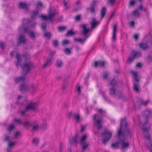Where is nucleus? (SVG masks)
Masks as SVG:
<instances>
[{"instance_id": "51", "label": "nucleus", "mask_w": 152, "mask_h": 152, "mask_svg": "<svg viewBox=\"0 0 152 152\" xmlns=\"http://www.w3.org/2000/svg\"><path fill=\"white\" fill-rule=\"evenodd\" d=\"M64 51L66 54H69L71 53L70 50L68 48H66L65 49Z\"/></svg>"}, {"instance_id": "42", "label": "nucleus", "mask_w": 152, "mask_h": 152, "mask_svg": "<svg viewBox=\"0 0 152 152\" xmlns=\"http://www.w3.org/2000/svg\"><path fill=\"white\" fill-rule=\"evenodd\" d=\"M20 132H18L15 134L14 136V138H17L18 137L20 136Z\"/></svg>"}, {"instance_id": "7", "label": "nucleus", "mask_w": 152, "mask_h": 152, "mask_svg": "<svg viewBox=\"0 0 152 152\" xmlns=\"http://www.w3.org/2000/svg\"><path fill=\"white\" fill-rule=\"evenodd\" d=\"M25 24L23 23V25L19 27V31L20 32L24 31L25 33H27L31 38L32 39H34L35 36L34 33L32 31H30L29 27L27 28L25 27Z\"/></svg>"}, {"instance_id": "11", "label": "nucleus", "mask_w": 152, "mask_h": 152, "mask_svg": "<svg viewBox=\"0 0 152 152\" xmlns=\"http://www.w3.org/2000/svg\"><path fill=\"white\" fill-rule=\"evenodd\" d=\"M141 55V53L139 52L133 51L128 58V61L129 62H132L136 57H139Z\"/></svg>"}, {"instance_id": "15", "label": "nucleus", "mask_w": 152, "mask_h": 152, "mask_svg": "<svg viewBox=\"0 0 152 152\" xmlns=\"http://www.w3.org/2000/svg\"><path fill=\"white\" fill-rule=\"evenodd\" d=\"M73 119L76 123H79L82 120V119L79 113H74L73 116Z\"/></svg>"}, {"instance_id": "45", "label": "nucleus", "mask_w": 152, "mask_h": 152, "mask_svg": "<svg viewBox=\"0 0 152 152\" xmlns=\"http://www.w3.org/2000/svg\"><path fill=\"white\" fill-rule=\"evenodd\" d=\"M147 146L150 150V152H152V144L150 142H149V145H147Z\"/></svg>"}, {"instance_id": "44", "label": "nucleus", "mask_w": 152, "mask_h": 152, "mask_svg": "<svg viewBox=\"0 0 152 152\" xmlns=\"http://www.w3.org/2000/svg\"><path fill=\"white\" fill-rule=\"evenodd\" d=\"M108 75V73L107 72H104L103 73V78L106 79Z\"/></svg>"}, {"instance_id": "26", "label": "nucleus", "mask_w": 152, "mask_h": 152, "mask_svg": "<svg viewBox=\"0 0 152 152\" xmlns=\"http://www.w3.org/2000/svg\"><path fill=\"white\" fill-rule=\"evenodd\" d=\"M140 47L144 50L148 49L149 47L147 44L145 43H141L140 44Z\"/></svg>"}, {"instance_id": "60", "label": "nucleus", "mask_w": 152, "mask_h": 152, "mask_svg": "<svg viewBox=\"0 0 152 152\" xmlns=\"http://www.w3.org/2000/svg\"><path fill=\"white\" fill-rule=\"evenodd\" d=\"M62 147H63V145L61 144H60V148H59L60 152H61V151H62Z\"/></svg>"}, {"instance_id": "35", "label": "nucleus", "mask_w": 152, "mask_h": 152, "mask_svg": "<svg viewBox=\"0 0 152 152\" xmlns=\"http://www.w3.org/2000/svg\"><path fill=\"white\" fill-rule=\"evenodd\" d=\"M39 142V139L37 138H34L33 139L32 143L34 145H37Z\"/></svg>"}, {"instance_id": "19", "label": "nucleus", "mask_w": 152, "mask_h": 152, "mask_svg": "<svg viewBox=\"0 0 152 152\" xmlns=\"http://www.w3.org/2000/svg\"><path fill=\"white\" fill-rule=\"evenodd\" d=\"M30 89L32 92V94L34 93L38 89L37 85L34 84H32L30 85Z\"/></svg>"}, {"instance_id": "28", "label": "nucleus", "mask_w": 152, "mask_h": 152, "mask_svg": "<svg viewBox=\"0 0 152 152\" xmlns=\"http://www.w3.org/2000/svg\"><path fill=\"white\" fill-rule=\"evenodd\" d=\"M85 38H75L74 39V40L75 42H80L82 44L85 41Z\"/></svg>"}, {"instance_id": "54", "label": "nucleus", "mask_w": 152, "mask_h": 152, "mask_svg": "<svg viewBox=\"0 0 152 152\" xmlns=\"http://www.w3.org/2000/svg\"><path fill=\"white\" fill-rule=\"evenodd\" d=\"M69 40H64L62 41V44L63 45L67 44L69 43Z\"/></svg>"}, {"instance_id": "41", "label": "nucleus", "mask_w": 152, "mask_h": 152, "mask_svg": "<svg viewBox=\"0 0 152 152\" xmlns=\"http://www.w3.org/2000/svg\"><path fill=\"white\" fill-rule=\"evenodd\" d=\"M51 34L49 32H46L45 33L44 36L47 39H50L51 37Z\"/></svg>"}, {"instance_id": "52", "label": "nucleus", "mask_w": 152, "mask_h": 152, "mask_svg": "<svg viewBox=\"0 0 152 152\" xmlns=\"http://www.w3.org/2000/svg\"><path fill=\"white\" fill-rule=\"evenodd\" d=\"M14 128V126L12 125L11 124L9 126L8 128V130L9 131H10L12 130Z\"/></svg>"}, {"instance_id": "47", "label": "nucleus", "mask_w": 152, "mask_h": 152, "mask_svg": "<svg viewBox=\"0 0 152 152\" xmlns=\"http://www.w3.org/2000/svg\"><path fill=\"white\" fill-rule=\"evenodd\" d=\"M66 28V27L63 26H60L58 28V29L59 31H64Z\"/></svg>"}, {"instance_id": "63", "label": "nucleus", "mask_w": 152, "mask_h": 152, "mask_svg": "<svg viewBox=\"0 0 152 152\" xmlns=\"http://www.w3.org/2000/svg\"><path fill=\"white\" fill-rule=\"evenodd\" d=\"M134 21H132L130 23V25L132 27L134 26Z\"/></svg>"}, {"instance_id": "9", "label": "nucleus", "mask_w": 152, "mask_h": 152, "mask_svg": "<svg viewBox=\"0 0 152 152\" xmlns=\"http://www.w3.org/2000/svg\"><path fill=\"white\" fill-rule=\"evenodd\" d=\"M102 135L104 137L102 141V143L105 144L107 142L111 137L112 132L109 131L105 130L103 133H102Z\"/></svg>"}, {"instance_id": "1", "label": "nucleus", "mask_w": 152, "mask_h": 152, "mask_svg": "<svg viewBox=\"0 0 152 152\" xmlns=\"http://www.w3.org/2000/svg\"><path fill=\"white\" fill-rule=\"evenodd\" d=\"M127 123L126 122L125 118L121 120L120 127L118 133V137L121 140L119 142V144L121 146L123 149L127 148L129 145L128 141L125 139L130 137L132 135V132L126 128Z\"/></svg>"}, {"instance_id": "23", "label": "nucleus", "mask_w": 152, "mask_h": 152, "mask_svg": "<svg viewBox=\"0 0 152 152\" xmlns=\"http://www.w3.org/2000/svg\"><path fill=\"white\" fill-rule=\"evenodd\" d=\"M117 29V26L116 24L114 25L113 28V33L112 37L113 41H115L116 40V32Z\"/></svg>"}, {"instance_id": "20", "label": "nucleus", "mask_w": 152, "mask_h": 152, "mask_svg": "<svg viewBox=\"0 0 152 152\" xmlns=\"http://www.w3.org/2000/svg\"><path fill=\"white\" fill-rule=\"evenodd\" d=\"M133 89L134 91L137 93L140 91V90L139 88V84L138 83H134Z\"/></svg>"}, {"instance_id": "10", "label": "nucleus", "mask_w": 152, "mask_h": 152, "mask_svg": "<svg viewBox=\"0 0 152 152\" xmlns=\"http://www.w3.org/2000/svg\"><path fill=\"white\" fill-rule=\"evenodd\" d=\"M79 142L82 147L81 152H85L86 134L83 135L79 138Z\"/></svg>"}, {"instance_id": "30", "label": "nucleus", "mask_w": 152, "mask_h": 152, "mask_svg": "<svg viewBox=\"0 0 152 152\" xmlns=\"http://www.w3.org/2000/svg\"><path fill=\"white\" fill-rule=\"evenodd\" d=\"M151 111L150 110H146L144 113V116L146 118L149 117L151 115Z\"/></svg>"}, {"instance_id": "22", "label": "nucleus", "mask_w": 152, "mask_h": 152, "mask_svg": "<svg viewBox=\"0 0 152 152\" xmlns=\"http://www.w3.org/2000/svg\"><path fill=\"white\" fill-rule=\"evenodd\" d=\"M28 87L27 85L25 83H23L20 86V91L23 92L28 90Z\"/></svg>"}, {"instance_id": "58", "label": "nucleus", "mask_w": 152, "mask_h": 152, "mask_svg": "<svg viewBox=\"0 0 152 152\" xmlns=\"http://www.w3.org/2000/svg\"><path fill=\"white\" fill-rule=\"evenodd\" d=\"M81 129L80 132H82L85 129V127L82 126H81Z\"/></svg>"}, {"instance_id": "34", "label": "nucleus", "mask_w": 152, "mask_h": 152, "mask_svg": "<svg viewBox=\"0 0 152 152\" xmlns=\"http://www.w3.org/2000/svg\"><path fill=\"white\" fill-rule=\"evenodd\" d=\"M63 64L62 61L60 60H58L57 61L56 65L57 67H61Z\"/></svg>"}, {"instance_id": "55", "label": "nucleus", "mask_w": 152, "mask_h": 152, "mask_svg": "<svg viewBox=\"0 0 152 152\" xmlns=\"http://www.w3.org/2000/svg\"><path fill=\"white\" fill-rule=\"evenodd\" d=\"M135 3V1L133 0H131L129 2V4L131 6H133L134 5Z\"/></svg>"}, {"instance_id": "5", "label": "nucleus", "mask_w": 152, "mask_h": 152, "mask_svg": "<svg viewBox=\"0 0 152 152\" xmlns=\"http://www.w3.org/2000/svg\"><path fill=\"white\" fill-rule=\"evenodd\" d=\"M93 121L94 124L98 129L102 128V126L101 123L103 120L102 118V116L100 114H95L94 117Z\"/></svg>"}, {"instance_id": "33", "label": "nucleus", "mask_w": 152, "mask_h": 152, "mask_svg": "<svg viewBox=\"0 0 152 152\" xmlns=\"http://www.w3.org/2000/svg\"><path fill=\"white\" fill-rule=\"evenodd\" d=\"M52 59V57H51L50 58L48 59L46 63L44 65V67H46L50 65L51 63V61Z\"/></svg>"}, {"instance_id": "50", "label": "nucleus", "mask_w": 152, "mask_h": 152, "mask_svg": "<svg viewBox=\"0 0 152 152\" xmlns=\"http://www.w3.org/2000/svg\"><path fill=\"white\" fill-rule=\"evenodd\" d=\"M53 43L55 46H57L58 45V42L56 40H53Z\"/></svg>"}, {"instance_id": "25", "label": "nucleus", "mask_w": 152, "mask_h": 152, "mask_svg": "<svg viewBox=\"0 0 152 152\" xmlns=\"http://www.w3.org/2000/svg\"><path fill=\"white\" fill-rule=\"evenodd\" d=\"M81 5L79 1H77L76 3L75 7L74 9V11H77L81 8Z\"/></svg>"}, {"instance_id": "2", "label": "nucleus", "mask_w": 152, "mask_h": 152, "mask_svg": "<svg viewBox=\"0 0 152 152\" xmlns=\"http://www.w3.org/2000/svg\"><path fill=\"white\" fill-rule=\"evenodd\" d=\"M16 58L17 61L16 63L17 67L19 66L22 67L23 72L26 73L28 72L30 70L32 64L28 60L29 58L28 55H21L20 53H17Z\"/></svg>"}, {"instance_id": "49", "label": "nucleus", "mask_w": 152, "mask_h": 152, "mask_svg": "<svg viewBox=\"0 0 152 152\" xmlns=\"http://www.w3.org/2000/svg\"><path fill=\"white\" fill-rule=\"evenodd\" d=\"M75 34L74 32L72 30H70L67 33L66 35L67 36L72 35Z\"/></svg>"}, {"instance_id": "59", "label": "nucleus", "mask_w": 152, "mask_h": 152, "mask_svg": "<svg viewBox=\"0 0 152 152\" xmlns=\"http://www.w3.org/2000/svg\"><path fill=\"white\" fill-rule=\"evenodd\" d=\"M0 47L2 49H4V45L3 43L1 42L0 43Z\"/></svg>"}, {"instance_id": "14", "label": "nucleus", "mask_w": 152, "mask_h": 152, "mask_svg": "<svg viewBox=\"0 0 152 152\" xmlns=\"http://www.w3.org/2000/svg\"><path fill=\"white\" fill-rule=\"evenodd\" d=\"M77 138V135L76 134L75 136L73 137L71 139H70L69 142L71 143V144L77 146L79 143Z\"/></svg>"}, {"instance_id": "40", "label": "nucleus", "mask_w": 152, "mask_h": 152, "mask_svg": "<svg viewBox=\"0 0 152 152\" xmlns=\"http://www.w3.org/2000/svg\"><path fill=\"white\" fill-rule=\"evenodd\" d=\"M23 125L26 126H29L32 125V124H31L30 122L26 121L23 122Z\"/></svg>"}, {"instance_id": "38", "label": "nucleus", "mask_w": 152, "mask_h": 152, "mask_svg": "<svg viewBox=\"0 0 152 152\" xmlns=\"http://www.w3.org/2000/svg\"><path fill=\"white\" fill-rule=\"evenodd\" d=\"M27 7V5L24 3H20L19 4V7L21 8H25Z\"/></svg>"}, {"instance_id": "17", "label": "nucleus", "mask_w": 152, "mask_h": 152, "mask_svg": "<svg viewBox=\"0 0 152 152\" xmlns=\"http://www.w3.org/2000/svg\"><path fill=\"white\" fill-rule=\"evenodd\" d=\"M105 64V63L103 61H95L94 63V66L95 67L98 66L99 67H103Z\"/></svg>"}, {"instance_id": "4", "label": "nucleus", "mask_w": 152, "mask_h": 152, "mask_svg": "<svg viewBox=\"0 0 152 152\" xmlns=\"http://www.w3.org/2000/svg\"><path fill=\"white\" fill-rule=\"evenodd\" d=\"M38 104L37 103L31 102L26 106L24 110H21V115H23L26 112L31 110L34 111H37V107Z\"/></svg>"}, {"instance_id": "3", "label": "nucleus", "mask_w": 152, "mask_h": 152, "mask_svg": "<svg viewBox=\"0 0 152 152\" xmlns=\"http://www.w3.org/2000/svg\"><path fill=\"white\" fill-rule=\"evenodd\" d=\"M100 23L99 21L96 20L95 18H93L91 22V28L90 29L86 28V38L88 37L91 34L93 30Z\"/></svg>"}, {"instance_id": "21", "label": "nucleus", "mask_w": 152, "mask_h": 152, "mask_svg": "<svg viewBox=\"0 0 152 152\" xmlns=\"http://www.w3.org/2000/svg\"><path fill=\"white\" fill-rule=\"evenodd\" d=\"M32 125L33 126L32 130L33 131H36L38 129L39 125L37 121H34L32 124Z\"/></svg>"}, {"instance_id": "48", "label": "nucleus", "mask_w": 152, "mask_h": 152, "mask_svg": "<svg viewBox=\"0 0 152 152\" xmlns=\"http://www.w3.org/2000/svg\"><path fill=\"white\" fill-rule=\"evenodd\" d=\"M115 0H108L107 4L112 5L115 3Z\"/></svg>"}, {"instance_id": "43", "label": "nucleus", "mask_w": 152, "mask_h": 152, "mask_svg": "<svg viewBox=\"0 0 152 152\" xmlns=\"http://www.w3.org/2000/svg\"><path fill=\"white\" fill-rule=\"evenodd\" d=\"M38 14V12L37 11H34L33 12V16L32 17V18L34 19L35 18V17H36Z\"/></svg>"}, {"instance_id": "32", "label": "nucleus", "mask_w": 152, "mask_h": 152, "mask_svg": "<svg viewBox=\"0 0 152 152\" xmlns=\"http://www.w3.org/2000/svg\"><path fill=\"white\" fill-rule=\"evenodd\" d=\"M80 26L82 28V29L81 34H83L84 36H86V25L81 24L80 25Z\"/></svg>"}, {"instance_id": "56", "label": "nucleus", "mask_w": 152, "mask_h": 152, "mask_svg": "<svg viewBox=\"0 0 152 152\" xmlns=\"http://www.w3.org/2000/svg\"><path fill=\"white\" fill-rule=\"evenodd\" d=\"M46 25L45 23H42V25H41V27L43 30H45V29L46 28Z\"/></svg>"}, {"instance_id": "62", "label": "nucleus", "mask_w": 152, "mask_h": 152, "mask_svg": "<svg viewBox=\"0 0 152 152\" xmlns=\"http://www.w3.org/2000/svg\"><path fill=\"white\" fill-rule=\"evenodd\" d=\"M72 115V112H70L68 113V116L69 118H70L71 117Z\"/></svg>"}, {"instance_id": "36", "label": "nucleus", "mask_w": 152, "mask_h": 152, "mask_svg": "<svg viewBox=\"0 0 152 152\" xmlns=\"http://www.w3.org/2000/svg\"><path fill=\"white\" fill-rule=\"evenodd\" d=\"M43 6L42 3L40 1H37V9H40Z\"/></svg>"}, {"instance_id": "24", "label": "nucleus", "mask_w": 152, "mask_h": 152, "mask_svg": "<svg viewBox=\"0 0 152 152\" xmlns=\"http://www.w3.org/2000/svg\"><path fill=\"white\" fill-rule=\"evenodd\" d=\"M26 77L25 76H20L19 77H17L15 79V82L16 83L19 82L23 81L25 78Z\"/></svg>"}, {"instance_id": "18", "label": "nucleus", "mask_w": 152, "mask_h": 152, "mask_svg": "<svg viewBox=\"0 0 152 152\" xmlns=\"http://www.w3.org/2000/svg\"><path fill=\"white\" fill-rule=\"evenodd\" d=\"M82 88V86L80 85L79 84L77 83L76 85L75 88V90L77 91L78 94L80 95L81 94Z\"/></svg>"}, {"instance_id": "13", "label": "nucleus", "mask_w": 152, "mask_h": 152, "mask_svg": "<svg viewBox=\"0 0 152 152\" xmlns=\"http://www.w3.org/2000/svg\"><path fill=\"white\" fill-rule=\"evenodd\" d=\"M5 140L8 141V148L7 151L8 152H10L9 148L15 145V142H11L10 140V137L8 136H6L5 137Z\"/></svg>"}, {"instance_id": "57", "label": "nucleus", "mask_w": 152, "mask_h": 152, "mask_svg": "<svg viewBox=\"0 0 152 152\" xmlns=\"http://www.w3.org/2000/svg\"><path fill=\"white\" fill-rule=\"evenodd\" d=\"M148 102V101H142L141 102V104H143L144 105H146Z\"/></svg>"}, {"instance_id": "53", "label": "nucleus", "mask_w": 152, "mask_h": 152, "mask_svg": "<svg viewBox=\"0 0 152 152\" xmlns=\"http://www.w3.org/2000/svg\"><path fill=\"white\" fill-rule=\"evenodd\" d=\"M15 121L18 122V124L23 125V122L21 120L17 119H15Z\"/></svg>"}, {"instance_id": "12", "label": "nucleus", "mask_w": 152, "mask_h": 152, "mask_svg": "<svg viewBox=\"0 0 152 152\" xmlns=\"http://www.w3.org/2000/svg\"><path fill=\"white\" fill-rule=\"evenodd\" d=\"M110 85L112 87L110 89V94L112 96L114 95L115 93V90L114 87L116 85V81L114 79H113L110 82Z\"/></svg>"}, {"instance_id": "29", "label": "nucleus", "mask_w": 152, "mask_h": 152, "mask_svg": "<svg viewBox=\"0 0 152 152\" xmlns=\"http://www.w3.org/2000/svg\"><path fill=\"white\" fill-rule=\"evenodd\" d=\"M131 73L132 74L133 76L134 80L137 82H138L139 81V80L137 78V77L138 76L137 73L135 72L132 71L131 72Z\"/></svg>"}, {"instance_id": "37", "label": "nucleus", "mask_w": 152, "mask_h": 152, "mask_svg": "<svg viewBox=\"0 0 152 152\" xmlns=\"http://www.w3.org/2000/svg\"><path fill=\"white\" fill-rule=\"evenodd\" d=\"M81 15H76L75 17V22L80 21L81 19Z\"/></svg>"}, {"instance_id": "46", "label": "nucleus", "mask_w": 152, "mask_h": 152, "mask_svg": "<svg viewBox=\"0 0 152 152\" xmlns=\"http://www.w3.org/2000/svg\"><path fill=\"white\" fill-rule=\"evenodd\" d=\"M118 144H119V142L118 143H113L112 144L111 146L113 148H118Z\"/></svg>"}, {"instance_id": "61", "label": "nucleus", "mask_w": 152, "mask_h": 152, "mask_svg": "<svg viewBox=\"0 0 152 152\" xmlns=\"http://www.w3.org/2000/svg\"><path fill=\"white\" fill-rule=\"evenodd\" d=\"M63 3H64V5L65 7V8H68V7H67V6H66V5H67L66 2L65 1H63Z\"/></svg>"}, {"instance_id": "39", "label": "nucleus", "mask_w": 152, "mask_h": 152, "mask_svg": "<svg viewBox=\"0 0 152 152\" xmlns=\"http://www.w3.org/2000/svg\"><path fill=\"white\" fill-rule=\"evenodd\" d=\"M133 15L134 16L136 17H139L140 15L139 12L137 10H135L133 12Z\"/></svg>"}, {"instance_id": "6", "label": "nucleus", "mask_w": 152, "mask_h": 152, "mask_svg": "<svg viewBox=\"0 0 152 152\" xmlns=\"http://www.w3.org/2000/svg\"><path fill=\"white\" fill-rule=\"evenodd\" d=\"M150 124L147 122H146L143 124V126L142 128V130L144 132V134L145 137L148 140H149L150 137L149 133L148 132V131L150 129Z\"/></svg>"}, {"instance_id": "8", "label": "nucleus", "mask_w": 152, "mask_h": 152, "mask_svg": "<svg viewBox=\"0 0 152 152\" xmlns=\"http://www.w3.org/2000/svg\"><path fill=\"white\" fill-rule=\"evenodd\" d=\"M56 14L51 8H49L48 10V16L42 15L41 17L44 20H50V21L52 22L53 19L55 16Z\"/></svg>"}, {"instance_id": "31", "label": "nucleus", "mask_w": 152, "mask_h": 152, "mask_svg": "<svg viewBox=\"0 0 152 152\" xmlns=\"http://www.w3.org/2000/svg\"><path fill=\"white\" fill-rule=\"evenodd\" d=\"M106 11V9L105 7H103L101 11V18L102 19L104 16Z\"/></svg>"}, {"instance_id": "64", "label": "nucleus", "mask_w": 152, "mask_h": 152, "mask_svg": "<svg viewBox=\"0 0 152 152\" xmlns=\"http://www.w3.org/2000/svg\"><path fill=\"white\" fill-rule=\"evenodd\" d=\"M138 35L137 34H135L134 35V39H138Z\"/></svg>"}, {"instance_id": "16", "label": "nucleus", "mask_w": 152, "mask_h": 152, "mask_svg": "<svg viewBox=\"0 0 152 152\" xmlns=\"http://www.w3.org/2000/svg\"><path fill=\"white\" fill-rule=\"evenodd\" d=\"M97 1L96 0H93L91 4V7L89 9L91 12H93L95 11V7H96V4Z\"/></svg>"}, {"instance_id": "27", "label": "nucleus", "mask_w": 152, "mask_h": 152, "mask_svg": "<svg viewBox=\"0 0 152 152\" xmlns=\"http://www.w3.org/2000/svg\"><path fill=\"white\" fill-rule=\"evenodd\" d=\"M18 39L19 43H24L26 41L24 36L23 35H20Z\"/></svg>"}]
</instances>
